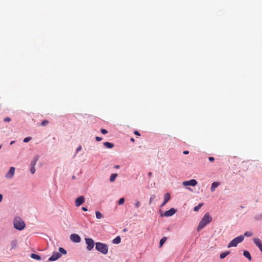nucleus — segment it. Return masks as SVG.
I'll list each match as a JSON object with an SVG mask.
<instances>
[{
	"instance_id": "nucleus-2",
	"label": "nucleus",
	"mask_w": 262,
	"mask_h": 262,
	"mask_svg": "<svg viewBox=\"0 0 262 262\" xmlns=\"http://www.w3.org/2000/svg\"><path fill=\"white\" fill-rule=\"evenodd\" d=\"M14 227L16 229L22 230L25 227V222L19 217L15 218L13 222Z\"/></svg>"
},
{
	"instance_id": "nucleus-38",
	"label": "nucleus",
	"mask_w": 262,
	"mask_h": 262,
	"mask_svg": "<svg viewBox=\"0 0 262 262\" xmlns=\"http://www.w3.org/2000/svg\"><path fill=\"white\" fill-rule=\"evenodd\" d=\"M134 134L137 135V136H140V134L139 133V132L137 130H135L134 132Z\"/></svg>"
},
{
	"instance_id": "nucleus-6",
	"label": "nucleus",
	"mask_w": 262,
	"mask_h": 262,
	"mask_svg": "<svg viewBox=\"0 0 262 262\" xmlns=\"http://www.w3.org/2000/svg\"><path fill=\"white\" fill-rule=\"evenodd\" d=\"M197 184H198L197 181L194 179H191L189 181H184L183 182V185L185 186H195L197 185Z\"/></svg>"
},
{
	"instance_id": "nucleus-3",
	"label": "nucleus",
	"mask_w": 262,
	"mask_h": 262,
	"mask_svg": "<svg viewBox=\"0 0 262 262\" xmlns=\"http://www.w3.org/2000/svg\"><path fill=\"white\" fill-rule=\"evenodd\" d=\"M96 249L103 254H106L108 252V246L102 243H96Z\"/></svg>"
},
{
	"instance_id": "nucleus-33",
	"label": "nucleus",
	"mask_w": 262,
	"mask_h": 262,
	"mask_svg": "<svg viewBox=\"0 0 262 262\" xmlns=\"http://www.w3.org/2000/svg\"><path fill=\"white\" fill-rule=\"evenodd\" d=\"M100 131L103 134H106L107 133V131L105 129H101Z\"/></svg>"
},
{
	"instance_id": "nucleus-23",
	"label": "nucleus",
	"mask_w": 262,
	"mask_h": 262,
	"mask_svg": "<svg viewBox=\"0 0 262 262\" xmlns=\"http://www.w3.org/2000/svg\"><path fill=\"white\" fill-rule=\"evenodd\" d=\"M203 206V203H200L193 208L194 211H198L200 208Z\"/></svg>"
},
{
	"instance_id": "nucleus-25",
	"label": "nucleus",
	"mask_w": 262,
	"mask_h": 262,
	"mask_svg": "<svg viewBox=\"0 0 262 262\" xmlns=\"http://www.w3.org/2000/svg\"><path fill=\"white\" fill-rule=\"evenodd\" d=\"M59 251L60 254L62 253L63 254H66L67 253L66 250L64 249H63V248L60 247L59 248Z\"/></svg>"
},
{
	"instance_id": "nucleus-22",
	"label": "nucleus",
	"mask_w": 262,
	"mask_h": 262,
	"mask_svg": "<svg viewBox=\"0 0 262 262\" xmlns=\"http://www.w3.org/2000/svg\"><path fill=\"white\" fill-rule=\"evenodd\" d=\"M117 174L116 173H113L112 174H111V177H110V181L111 182H114L116 179V178L117 177Z\"/></svg>"
},
{
	"instance_id": "nucleus-46",
	"label": "nucleus",
	"mask_w": 262,
	"mask_h": 262,
	"mask_svg": "<svg viewBox=\"0 0 262 262\" xmlns=\"http://www.w3.org/2000/svg\"><path fill=\"white\" fill-rule=\"evenodd\" d=\"M115 167H116V168H118V167H119V166H115Z\"/></svg>"
},
{
	"instance_id": "nucleus-39",
	"label": "nucleus",
	"mask_w": 262,
	"mask_h": 262,
	"mask_svg": "<svg viewBox=\"0 0 262 262\" xmlns=\"http://www.w3.org/2000/svg\"><path fill=\"white\" fill-rule=\"evenodd\" d=\"M155 198V196H151L149 199V204L151 203L152 200Z\"/></svg>"
},
{
	"instance_id": "nucleus-12",
	"label": "nucleus",
	"mask_w": 262,
	"mask_h": 262,
	"mask_svg": "<svg viewBox=\"0 0 262 262\" xmlns=\"http://www.w3.org/2000/svg\"><path fill=\"white\" fill-rule=\"evenodd\" d=\"M254 244L259 248L260 251L262 252V243L258 238H254L253 239Z\"/></svg>"
},
{
	"instance_id": "nucleus-28",
	"label": "nucleus",
	"mask_w": 262,
	"mask_h": 262,
	"mask_svg": "<svg viewBox=\"0 0 262 262\" xmlns=\"http://www.w3.org/2000/svg\"><path fill=\"white\" fill-rule=\"evenodd\" d=\"M252 235V233H251V232L247 231L244 233V236H246L247 237H250V236H251Z\"/></svg>"
},
{
	"instance_id": "nucleus-9",
	"label": "nucleus",
	"mask_w": 262,
	"mask_h": 262,
	"mask_svg": "<svg viewBox=\"0 0 262 262\" xmlns=\"http://www.w3.org/2000/svg\"><path fill=\"white\" fill-rule=\"evenodd\" d=\"M70 239L75 243H79L81 241L80 237L77 234H72L70 235Z\"/></svg>"
},
{
	"instance_id": "nucleus-15",
	"label": "nucleus",
	"mask_w": 262,
	"mask_h": 262,
	"mask_svg": "<svg viewBox=\"0 0 262 262\" xmlns=\"http://www.w3.org/2000/svg\"><path fill=\"white\" fill-rule=\"evenodd\" d=\"M103 145L105 147H106L107 148H112L114 146V145L113 143L108 142H104Z\"/></svg>"
},
{
	"instance_id": "nucleus-30",
	"label": "nucleus",
	"mask_w": 262,
	"mask_h": 262,
	"mask_svg": "<svg viewBox=\"0 0 262 262\" xmlns=\"http://www.w3.org/2000/svg\"><path fill=\"white\" fill-rule=\"evenodd\" d=\"M31 140V137H28L25 138L24 139V142L25 143H27V142H28L29 141H30Z\"/></svg>"
},
{
	"instance_id": "nucleus-16",
	"label": "nucleus",
	"mask_w": 262,
	"mask_h": 262,
	"mask_svg": "<svg viewBox=\"0 0 262 262\" xmlns=\"http://www.w3.org/2000/svg\"><path fill=\"white\" fill-rule=\"evenodd\" d=\"M17 246V242L16 240H14V241H12V242L11 243V249H14L16 248Z\"/></svg>"
},
{
	"instance_id": "nucleus-1",
	"label": "nucleus",
	"mask_w": 262,
	"mask_h": 262,
	"mask_svg": "<svg viewBox=\"0 0 262 262\" xmlns=\"http://www.w3.org/2000/svg\"><path fill=\"white\" fill-rule=\"evenodd\" d=\"M212 217L209 215V213H206L199 223L197 230L200 231L203 229L208 224L210 223L212 221Z\"/></svg>"
},
{
	"instance_id": "nucleus-42",
	"label": "nucleus",
	"mask_w": 262,
	"mask_h": 262,
	"mask_svg": "<svg viewBox=\"0 0 262 262\" xmlns=\"http://www.w3.org/2000/svg\"><path fill=\"white\" fill-rule=\"evenodd\" d=\"M3 199V195L0 194V202L2 201Z\"/></svg>"
},
{
	"instance_id": "nucleus-14",
	"label": "nucleus",
	"mask_w": 262,
	"mask_h": 262,
	"mask_svg": "<svg viewBox=\"0 0 262 262\" xmlns=\"http://www.w3.org/2000/svg\"><path fill=\"white\" fill-rule=\"evenodd\" d=\"M220 185L219 182H214L212 183L211 186V191L213 192L215 188L217 187Z\"/></svg>"
},
{
	"instance_id": "nucleus-27",
	"label": "nucleus",
	"mask_w": 262,
	"mask_h": 262,
	"mask_svg": "<svg viewBox=\"0 0 262 262\" xmlns=\"http://www.w3.org/2000/svg\"><path fill=\"white\" fill-rule=\"evenodd\" d=\"M124 199L123 198H120L118 201L119 205H122L124 203Z\"/></svg>"
},
{
	"instance_id": "nucleus-19",
	"label": "nucleus",
	"mask_w": 262,
	"mask_h": 262,
	"mask_svg": "<svg viewBox=\"0 0 262 262\" xmlns=\"http://www.w3.org/2000/svg\"><path fill=\"white\" fill-rule=\"evenodd\" d=\"M121 242V238L119 236H117L113 241L114 244H118Z\"/></svg>"
},
{
	"instance_id": "nucleus-31",
	"label": "nucleus",
	"mask_w": 262,
	"mask_h": 262,
	"mask_svg": "<svg viewBox=\"0 0 262 262\" xmlns=\"http://www.w3.org/2000/svg\"><path fill=\"white\" fill-rule=\"evenodd\" d=\"M140 202L139 201H137L135 204V206L136 208H138L140 207Z\"/></svg>"
},
{
	"instance_id": "nucleus-24",
	"label": "nucleus",
	"mask_w": 262,
	"mask_h": 262,
	"mask_svg": "<svg viewBox=\"0 0 262 262\" xmlns=\"http://www.w3.org/2000/svg\"><path fill=\"white\" fill-rule=\"evenodd\" d=\"M96 216L97 219H100L103 217V215L99 211H96Z\"/></svg>"
},
{
	"instance_id": "nucleus-40",
	"label": "nucleus",
	"mask_w": 262,
	"mask_h": 262,
	"mask_svg": "<svg viewBox=\"0 0 262 262\" xmlns=\"http://www.w3.org/2000/svg\"><path fill=\"white\" fill-rule=\"evenodd\" d=\"M82 210L84 211H88V209L86 207H82Z\"/></svg>"
},
{
	"instance_id": "nucleus-41",
	"label": "nucleus",
	"mask_w": 262,
	"mask_h": 262,
	"mask_svg": "<svg viewBox=\"0 0 262 262\" xmlns=\"http://www.w3.org/2000/svg\"><path fill=\"white\" fill-rule=\"evenodd\" d=\"M183 154H184V155H187V154H189V151H188V150L184 151H183Z\"/></svg>"
},
{
	"instance_id": "nucleus-10",
	"label": "nucleus",
	"mask_w": 262,
	"mask_h": 262,
	"mask_svg": "<svg viewBox=\"0 0 262 262\" xmlns=\"http://www.w3.org/2000/svg\"><path fill=\"white\" fill-rule=\"evenodd\" d=\"M176 212V210L172 208L167 211H166L163 214V215L166 217H169L173 215Z\"/></svg>"
},
{
	"instance_id": "nucleus-43",
	"label": "nucleus",
	"mask_w": 262,
	"mask_h": 262,
	"mask_svg": "<svg viewBox=\"0 0 262 262\" xmlns=\"http://www.w3.org/2000/svg\"><path fill=\"white\" fill-rule=\"evenodd\" d=\"M151 175H152V173H151V172H149L148 173V176L149 177H151Z\"/></svg>"
},
{
	"instance_id": "nucleus-11",
	"label": "nucleus",
	"mask_w": 262,
	"mask_h": 262,
	"mask_svg": "<svg viewBox=\"0 0 262 262\" xmlns=\"http://www.w3.org/2000/svg\"><path fill=\"white\" fill-rule=\"evenodd\" d=\"M61 256V254L59 252H55L49 258V261H55Z\"/></svg>"
},
{
	"instance_id": "nucleus-17",
	"label": "nucleus",
	"mask_w": 262,
	"mask_h": 262,
	"mask_svg": "<svg viewBox=\"0 0 262 262\" xmlns=\"http://www.w3.org/2000/svg\"><path fill=\"white\" fill-rule=\"evenodd\" d=\"M31 257L32 258H33L34 259L38 260H39L41 259V257L39 255L36 254H34V253L31 254Z\"/></svg>"
},
{
	"instance_id": "nucleus-13",
	"label": "nucleus",
	"mask_w": 262,
	"mask_h": 262,
	"mask_svg": "<svg viewBox=\"0 0 262 262\" xmlns=\"http://www.w3.org/2000/svg\"><path fill=\"white\" fill-rule=\"evenodd\" d=\"M164 201L163 202V203L161 204V207H163L168 202V201L170 200V194L169 193H166L164 194Z\"/></svg>"
},
{
	"instance_id": "nucleus-5",
	"label": "nucleus",
	"mask_w": 262,
	"mask_h": 262,
	"mask_svg": "<svg viewBox=\"0 0 262 262\" xmlns=\"http://www.w3.org/2000/svg\"><path fill=\"white\" fill-rule=\"evenodd\" d=\"M85 241L86 244V249L89 251H91L93 249L95 245L94 240L91 238H85Z\"/></svg>"
},
{
	"instance_id": "nucleus-37",
	"label": "nucleus",
	"mask_w": 262,
	"mask_h": 262,
	"mask_svg": "<svg viewBox=\"0 0 262 262\" xmlns=\"http://www.w3.org/2000/svg\"><path fill=\"white\" fill-rule=\"evenodd\" d=\"M208 159L211 162H212V161H213L214 160V158L213 157H209Z\"/></svg>"
},
{
	"instance_id": "nucleus-29",
	"label": "nucleus",
	"mask_w": 262,
	"mask_h": 262,
	"mask_svg": "<svg viewBox=\"0 0 262 262\" xmlns=\"http://www.w3.org/2000/svg\"><path fill=\"white\" fill-rule=\"evenodd\" d=\"M37 160V159H34V160L32 161L31 162V166L35 167V165L36 164Z\"/></svg>"
},
{
	"instance_id": "nucleus-36",
	"label": "nucleus",
	"mask_w": 262,
	"mask_h": 262,
	"mask_svg": "<svg viewBox=\"0 0 262 262\" xmlns=\"http://www.w3.org/2000/svg\"><path fill=\"white\" fill-rule=\"evenodd\" d=\"M102 138L101 137H96V140L97 141H100L102 140Z\"/></svg>"
},
{
	"instance_id": "nucleus-20",
	"label": "nucleus",
	"mask_w": 262,
	"mask_h": 262,
	"mask_svg": "<svg viewBox=\"0 0 262 262\" xmlns=\"http://www.w3.org/2000/svg\"><path fill=\"white\" fill-rule=\"evenodd\" d=\"M230 252L229 251H226L225 252H223L221 253L220 255V257L221 259L224 258L226 256H227L228 254H229Z\"/></svg>"
},
{
	"instance_id": "nucleus-4",
	"label": "nucleus",
	"mask_w": 262,
	"mask_h": 262,
	"mask_svg": "<svg viewBox=\"0 0 262 262\" xmlns=\"http://www.w3.org/2000/svg\"><path fill=\"white\" fill-rule=\"evenodd\" d=\"M244 239V237L243 235H240L239 236H237L234 238L229 243V244L227 246V247L229 248L232 247H236L238 244L243 241Z\"/></svg>"
},
{
	"instance_id": "nucleus-21",
	"label": "nucleus",
	"mask_w": 262,
	"mask_h": 262,
	"mask_svg": "<svg viewBox=\"0 0 262 262\" xmlns=\"http://www.w3.org/2000/svg\"><path fill=\"white\" fill-rule=\"evenodd\" d=\"M167 239L166 237H162L160 241L159 247H161Z\"/></svg>"
},
{
	"instance_id": "nucleus-7",
	"label": "nucleus",
	"mask_w": 262,
	"mask_h": 262,
	"mask_svg": "<svg viewBox=\"0 0 262 262\" xmlns=\"http://www.w3.org/2000/svg\"><path fill=\"white\" fill-rule=\"evenodd\" d=\"M15 167H11L8 172L6 174L5 177L7 179H11L13 178L15 173Z\"/></svg>"
},
{
	"instance_id": "nucleus-44",
	"label": "nucleus",
	"mask_w": 262,
	"mask_h": 262,
	"mask_svg": "<svg viewBox=\"0 0 262 262\" xmlns=\"http://www.w3.org/2000/svg\"><path fill=\"white\" fill-rule=\"evenodd\" d=\"M130 140H131L132 142H134L135 141V140H134V138H131Z\"/></svg>"
},
{
	"instance_id": "nucleus-34",
	"label": "nucleus",
	"mask_w": 262,
	"mask_h": 262,
	"mask_svg": "<svg viewBox=\"0 0 262 262\" xmlns=\"http://www.w3.org/2000/svg\"><path fill=\"white\" fill-rule=\"evenodd\" d=\"M5 122H10L11 121V118L9 117H6L4 119Z\"/></svg>"
},
{
	"instance_id": "nucleus-18",
	"label": "nucleus",
	"mask_w": 262,
	"mask_h": 262,
	"mask_svg": "<svg viewBox=\"0 0 262 262\" xmlns=\"http://www.w3.org/2000/svg\"><path fill=\"white\" fill-rule=\"evenodd\" d=\"M244 256L247 258L249 260H251V256L250 253L247 251H245L243 253Z\"/></svg>"
},
{
	"instance_id": "nucleus-35",
	"label": "nucleus",
	"mask_w": 262,
	"mask_h": 262,
	"mask_svg": "<svg viewBox=\"0 0 262 262\" xmlns=\"http://www.w3.org/2000/svg\"><path fill=\"white\" fill-rule=\"evenodd\" d=\"M81 150V145H79V146L77 147V149H76V152H78V151H80V150Z\"/></svg>"
},
{
	"instance_id": "nucleus-26",
	"label": "nucleus",
	"mask_w": 262,
	"mask_h": 262,
	"mask_svg": "<svg viewBox=\"0 0 262 262\" xmlns=\"http://www.w3.org/2000/svg\"><path fill=\"white\" fill-rule=\"evenodd\" d=\"M49 123V121L47 120H44L42 121L41 123V125L42 126H46L47 125V124H48Z\"/></svg>"
},
{
	"instance_id": "nucleus-32",
	"label": "nucleus",
	"mask_w": 262,
	"mask_h": 262,
	"mask_svg": "<svg viewBox=\"0 0 262 262\" xmlns=\"http://www.w3.org/2000/svg\"><path fill=\"white\" fill-rule=\"evenodd\" d=\"M30 171L32 174H34L35 172V167L31 166V169H30Z\"/></svg>"
},
{
	"instance_id": "nucleus-8",
	"label": "nucleus",
	"mask_w": 262,
	"mask_h": 262,
	"mask_svg": "<svg viewBox=\"0 0 262 262\" xmlns=\"http://www.w3.org/2000/svg\"><path fill=\"white\" fill-rule=\"evenodd\" d=\"M84 202V197L83 195H81L78 198H77L75 200V205L77 207L80 206L81 204H82Z\"/></svg>"
},
{
	"instance_id": "nucleus-45",
	"label": "nucleus",
	"mask_w": 262,
	"mask_h": 262,
	"mask_svg": "<svg viewBox=\"0 0 262 262\" xmlns=\"http://www.w3.org/2000/svg\"><path fill=\"white\" fill-rule=\"evenodd\" d=\"M13 143H14V141H12V142L10 143V144L11 145V144H13Z\"/></svg>"
}]
</instances>
